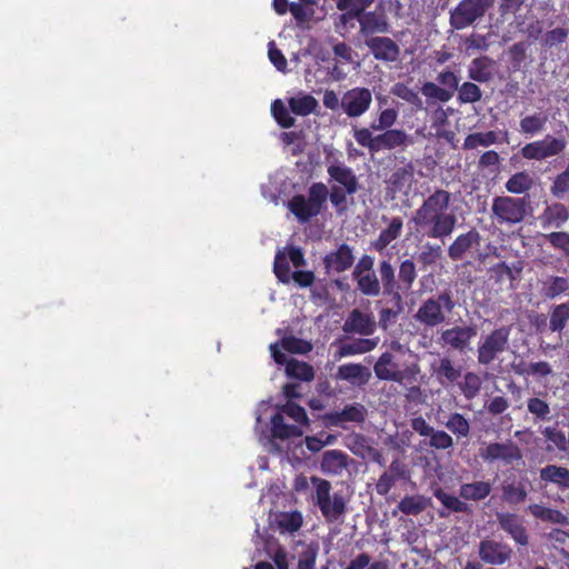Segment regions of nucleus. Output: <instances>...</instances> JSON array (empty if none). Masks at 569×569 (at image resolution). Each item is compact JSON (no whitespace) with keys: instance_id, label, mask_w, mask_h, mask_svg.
<instances>
[{"instance_id":"1","label":"nucleus","mask_w":569,"mask_h":569,"mask_svg":"<svg viewBox=\"0 0 569 569\" xmlns=\"http://www.w3.org/2000/svg\"><path fill=\"white\" fill-rule=\"evenodd\" d=\"M451 194L443 189H436L415 211L412 222L430 239L443 240L452 234L458 219L449 211Z\"/></svg>"},{"instance_id":"2","label":"nucleus","mask_w":569,"mask_h":569,"mask_svg":"<svg viewBox=\"0 0 569 569\" xmlns=\"http://www.w3.org/2000/svg\"><path fill=\"white\" fill-rule=\"evenodd\" d=\"M347 194L346 189L341 187L333 186L329 192L323 182H315L309 187L308 198L303 194H295L288 201L287 208L299 222L305 223L320 214L327 203L328 197L335 208H343L347 201Z\"/></svg>"},{"instance_id":"3","label":"nucleus","mask_w":569,"mask_h":569,"mask_svg":"<svg viewBox=\"0 0 569 569\" xmlns=\"http://www.w3.org/2000/svg\"><path fill=\"white\" fill-rule=\"evenodd\" d=\"M353 138L360 147L368 149L371 154L381 150L406 149L413 143L412 137L402 129H388L372 136L370 129L359 128L353 130Z\"/></svg>"},{"instance_id":"4","label":"nucleus","mask_w":569,"mask_h":569,"mask_svg":"<svg viewBox=\"0 0 569 569\" xmlns=\"http://www.w3.org/2000/svg\"><path fill=\"white\" fill-rule=\"evenodd\" d=\"M455 308L456 302L451 291L445 290L423 300L415 319L426 328H435L442 325Z\"/></svg>"},{"instance_id":"5","label":"nucleus","mask_w":569,"mask_h":569,"mask_svg":"<svg viewBox=\"0 0 569 569\" xmlns=\"http://www.w3.org/2000/svg\"><path fill=\"white\" fill-rule=\"evenodd\" d=\"M315 487L313 500L327 522L339 520L347 511V501L342 493L331 495L329 480L312 476L310 478Z\"/></svg>"},{"instance_id":"6","label":"nucleus","mask_w":569,"mask_h":569,"mask_svg":"<svg viewBox=\"0 0 569 569\" xmlns=\"http://www.w3.org/2000/svg\"><path fill=\"white\" fill-rule=\"evenodd\" d=\"M526 198L497 196L492 199V218L501 226H515L522 222L527 216Z\"/></svg>"},{"instance_id":"7","label":"nucleus","mask_w":569,"mask_h":569,"mask_svg":"<svg viewBox=\"0 0 569 569\" xmlns=\"http://www.w3.org/2000/svg\"><path fill=\"white\" fill-rule=\"evenodd\" d=\"M511 328L501 326L485 336L478 343L477 360L479 365H491L499 355L509 348Z\"/></svg>"},{"instance_id":"8","label":"nucleus","mask_w":569,"mask_h":569,"mask_svg":"<svg viewBox=\"0 0 569 569\" xmlns=\"http://www.w3.org/2000/svg\"><path fill=\"white\" fill-rule=\"evenodd\" d=\"M492 4L493 0H461L450 11V26L456 30H462L482 18Z\"/></svg>"},{"instance_id":"9","label":"nucleus","mask_w":569,"mask_h":569,"mask_svg":"<svg viewBox=\"0 0 569 569\" xmlns=\"http://www.w3.org/2000/svg\"><path fill=\"white\" fill-rule=\"evenodd\" d=\"M439 84L427 81L421 87V93L431 101L446 103L450 101L459 87V77L451 70L446 69L438 73Z\"/></svg>"},{"instance_id":"10","label":"nucleus","mask_w":569,"mask_h":569,"mask_svg":"<svg viewBox=\"0 0 569 569\" xmlns=\"http://www.w3.org/2000/svg\"><path fill=\"white\" fill-rule=\"evenodd\" d=\"M373 371L379 380L395 381L402 383L405 379L416 378L420 369L417 363L407 367L405 370L399 369V365L395 356L389 352H382L373 366Z\"/></svg>"},{"instance_id":"11","label":"nucleus","mask_w":569,"mask_h":569,"mask_svg":"<svg viewBox=\"0 0 569 569\" xmlns=\"http://www.w3.org/2000/svg\"><path fill=\"white\" fill-rule=\"evenodd\" d=\"M497 523L510 539L513 540L518 551L527 549L530 545V535L526 527V520L515 512H497Z\"/></svg>"},{"instance_id":"12","label":"nucleus","mask_w":569,"mask_h":569,"mask_svg":"<svg viewBox=\"0 0 569 569\" xmlns=\"http://www.w3.org/2000/svg\"><path fill=\"white\" fill-rule=\"evenodd\" d=\"M567 141L563 138H556L551 134H547L541 140H536L525 144L520 154L527 160L541 161L547 158L559 156L565 151Z\"/></svg>"},{"instance_id":"13","label":"nucleus","mask_w":569,"mask_h":569,"mask_svg":"<svg viewBox=\"0 0 569 569\" xmlns=\"http://www.w3.org/2000/svg\"><path fill=\"white\" fill-rule=\"evenodd\" d=\"M476 336L477 328L473 325L453 326L441 331L439 341L443 347L465 353Z\"/></svg>"},{"instance_id":"14","label":"nucleus","mask_w":569,"mask_h":569,"mask_svg":"<svg viewBox=\"0 0 569 569\" xmlns=\"http://www.w3.org/2000/svg\"><path fill=\"white\" fill-rule=\"evenodd\" d=\"M541 435L548 452L569 456V420H556L552 425L545 427Z\"/></svg>"},{"instance_id":"15","label":"nucleus","mask_w":569,"mask_h":569,"mask_svg":"<svg viewBox=\"0 0 569 569\" xmlns=\"http://www.w3.org/2000/svg\"><path fill=\"white\" fill-rule=\"evenodd\" d=\"M478 556L487 565L501 566L511 560L513 550L506 542L485 538L479 542Z\"/></svg>"},{"instance_id":"16","label":"nucleus","mask_w":569,"mask_h":569,"mask_svg":"<svg viewBox=\"0 0 569 569\" xmlns=\"http://www.w3.org/2000/svg\"><path fill=\"white\" fill-rule=\"evenodd\" d=\"M371 102V91L368 88L356 87L343 93L341 108L349 118H358L369 110Z\"/></svg>"},{"instance_id":"17","label":"nucleus","mask_w":569,"mask_h":569,"mask_svg":"<svg viewBox=\"0 0 569 569\" xmlns=\"http://www.w3.org/2000/svg\"><path fill=\"white\" fill-rule=\"evenodd\" d=\"M480 457L487 462L501 461L505 465H512L522 459V453L517 443L511 440L506 442H491L480 449Z\"/></svg>"},{"instance_id":"18","label":"nucleus","mask_w":569,"mask_h":569,"mask_svg":"<svg viewBox=\"0 0 569 569\" xmlns=\"http://www.w3.org/2000/svg\"><path fill=\"white\" fill-rule=\"evenodd\" d=\"M365 44L379 61L395 62L400 56V47L389 37H369L365 39Z\"/></svg>"},{"instance_id":"19","label":"nucleus","mask_w":569,"mask_h":569,"mask_svg":"<svg viewBox=\"0 0 569 569\" xmlns=\"http://www.w3.org/2000/svg\"><path fill=\"white\" fill-rule=\"evenodd\" d=\"M408 479H410V470L407 465L399 459H395L388 470L379 477L376 483V492L379 496H387L397 481Z\"/></svg>"},{"instance_id":"20","label":"nucleus","mask_w":569,"mask_h":569,"mask_svg":"<svg viewBox=\"0 0 569 569\" xmlns=\"http://www.w3.org/2000/svg\"><path fill=\"white\" fill-rule=\"evenodd\" d=\"M322 261L327 273H342L355 262L353 250L349 244L341 243L337 250L327 253Z\"/></svg>"},{"instance_id":"21","label":"nucleus","mask_w":569,"mask_h":569,"mask_svg":"<svg viewBox=\"0 0 569 569\" xmlns=\"http://www.w3.org/2000/svg\"><path fill=\"white\" fill-rule=\"evenodd\" d=\"M569 220V209L562 202L547 203L538 216L542 229H561Z\"/></svg>"},{"instance_id":"22","label":"nucleus","mask_w":569,"mask_h":569,"mask_svg":"<svg viewBox=\"0 0 569 569\" xmlns=\"http://www.w3.org/2000/svg\"><path fill=\"white\" fill-rule=\"evenodd\" d=\"M377 323L373 317L360 309L351 310L342 326V330L346 333H358L361 336H371L375 333Z\"/></svg>"},{"instance_id":"23","label":"nucleus","mask_w":569,"mask_h":569,"mask_svg":"<svg viewBox=\"0 0 569 569\" xmlns=\"http://www.w3.org/2000/svg\"><path fill=\"white\" fill-rule=\"evenodd\" d=\"M430 371L442 386L453 385L462 375V368L456 366L447 356L430 365Z\"/></svg>"},{"instance_id":"24","label":"nucleus","mask_w":569,"mask_h":569,"mask_svg":"<svg viewBox=\"0 0 569 569\" xmlns=\"http://www.w3.org/2000/svg\"><path fill=\"white\" fill-rule=\"evenodd\" d=\"M327 172L330 179L342 186L349 196L355 194L359 190L357 176L351 168L345 166L343 163L336 161L329 164Z\"/></svg>"},{"instance_id":"25","label":"nucleus","mask_w":569,"mask_h":569,"mask_svg":"<svg viewBox=\"0 0 569 569\" xmlns=\"http://www.w3.org/2000/svg\"><path fill=\"white\" fill-rule=\"evenodd\" d=\"M481 236L475 229H470L468 232L459 234L448 247V257L452 261L462 260L466 253L473 247L480 243Z\"/></svg>"},{"instance_id":"26","label":"nucleus","mask_w":569,"mask_h":569,"mask_svg":"<svg viewBox=\"0 0 569 569\" xmlns=\"http://www.w3.org/2000/svg\"><path fill=\"white\" fill-rule=\"evenodd\" d=\"M358 22L360 26L359 32L366 39L373 37L375 33H387L390 28L386 17L376 11H362L361 14L358 16Z\"/></svg>"},{"instance_id":"27","label":"nucleus","mask_w":569,"mask_h":569,"mask_svg":"<svg viewBox=\"0 0 569 569\" xmlns=\"http://www.w3.org/2000/svg\"><path fill=\"white\" fill-rule=\"evenodd\" d=\"M433 496L439 500L443 507L438 511L440 518L448 517L451 512L457 513H472V508L469 503L462 500V498L450 495L443 489L438 488L433 491Z\"/></svg>"},{"instance_id":"28","label":"nucleus","mask_w":569,"mask_h":569,"mask_svg":"<svg viewBox=\"0 0 569 569\" xmlns=\"http://www.w3.org/2000/svg\"><path fill=\"white\" fill-rule=\"evenodd\" d=\"M367 409L361 403L347 405L340 411H333L328 415V420L332 426L343 427L346 422L362 423L366 420Z\"/></svg>"},{"instance_id":"29","label":"nucleus","mask_w":569,"mask_h":569,"mask_svg":"<svg viewBox=\"0 0 569 569\" xmlns=\"http://www.w3.org/2000/svg\"><path fill=\"white\" fill-rule=\"evenodd\" d=\"M495 61L488 56L475 58L468 68V77L479 83L489 82L493 77Z\"/></svg>"},{"instance_id":"30","label":"nucleus","mask_w":569,"mask_h":569,"mask_svg":"<svg viewBox=\"0 0 569 569\" xmlns=\"http://www.w3.org/2000/svg\"><path fill=\"white\" fill-rule=\"evenodd\" d=\"M403 221L401 217H393L388 227L379 233L378 238L371 242V248L377 252H383L386 248L401 236Z\"/></svg>"},{"instance_id":"31","label":"nucleus","mask_w":569,"mask_h":569,"mask_svg":"<svg viewBox=\"0 0 569 569\" xmlns=\"http://www.w3.org/2000/svg\"><path fill=\"white\" fill-rule=\"evenodd\" d=\"M388 303L390 307H383L379 310V327L382 330H387L391 325L396 323L399 316L403 311V298L402 296H389Z\"/></svg>"},{"instance_id":"32","label":"nucleus","mask_w":569,"mask_h":569,"mask_svg":"<svg viewBox=\"0 0 569 569\" xmlns=\"http://www.w3.org/2000/svg\"><path fill=\"white\" fill-rule=\"evenodd\" d=\"M492 491L490 481L479 480L462 483L459 488V496L467 501L485 500Z\"/></svg>"},{"instance_id":"33","label":"nucleus","mask_w":569,"mask_h":569,"mask_svg":"<svg viewBox=\"0 0 569 569\" xmlns=\"http://www.w3.org/2000/svg\"><path fill=\"white\" fill-rule=\"evenodd\" d=\"M430 498L425 497L423 495L405 496L399 501L397 509L393 511V515H396L397 510H399L406 516H418L427 509V507L430 505Z\"/></svg>"},{"instance_id":"34","label":"nucleus","mask_w":569,"mask_h":569,"mask_svg":"<svg viewBox=\"0 0 569 569\" xmlns=\"http://www.w3.org/2000/svg\"><path fill=\"white\" fill-rule=\"evenodd\" d=\"M380 284L385 296H402L396 281L395 268L389 260L379 262Z\"/></svg>"},{"instance_id":"35","label":"nucleus","mask_w":569,"mask_h":569,"mask_svg":"<svg viewBox=\"0 0 569 569\" xmlns=\"http://www.w3.org/2000/svg\"><path fill=\"white\" fill-rule=\"evenodd\" d=\"M502 500L510 505L517 506L526 501L528 490L526 485L520 480L505 481L502 485Z\"/></svg>"},{"instance_id":"36","label":"nucleus","mask_w":569,"mask_h":569,"mask_svg":"<svg viewBox=\"0 0 569 569\" xmlns=\"http://www.w3.org/2000/svg\"><path fill=\"white\" fill-rule=\"evenodd\" d=\"M271 432L274 438L281 440L297 438L302 435L301 428L295 425H287L280 412L274 413L271 418Z\"/></svg>"},{"instance_id":"37","label":"nucleus","mask_w":569,"mask_h":569,"mask_svg":"<svg viewBox=\"0 0 569 569\" xmlns=\"http://www.w3.org/2000/svg\"><path fill=\"white\" fill-rule=\"evenodd\" d=\"M535 184L532 176L523 170L513 173L505 183V188L509 193L522 194L532 189Z\"/></svg>"},{"instance_id":"38","label":"nucleus","mask_w":569,"mask_h":569,"mask_svg":"<svg viewBox=\"0 0 569 569\" xmlns=\"http://www.w3.org/2000/svg\"><path fill=\"white\" fill-rule=\"evenodd\" d=\"M540 479L560 488H569V469L557 465H547L540 470Z\"/></svg>"},{"instance_id":"39","label":"nucleus","mask_w":569,"mask_h":569,"mask_svg":"<svg viewBox=\"0 0 569 569\" xmlns=\"http://www.w3.org/2000/svg\"><path fill=\"white\" fill-rule=\"evenodd\" d=\"M288 104L292 113L301 117L315 113L319 106L317 99L309 93L290 98Z\"/></svg>"},{"instance_id":"40","label":"nucleus","mask_w":569,"mask_h":569,"mask_svg":"<svg viewBox=\"0 0 569 569\" xmlns=\"http://www.w3.org/2000/svg\"><path fill=\"white\" fill-rule=\"evenodd\" d=\"M347 453L340 450H328L322 456L321 468L328 473H339L347 467Z\"/></svg>"},{"instance_id":"41","label":"nucleus","mask_w":569,"mask_h":569,"mask_svg":"<svg viewBox=\"0 0 569 569\" xmlns=\"http://www.w3.org/2000/svg\"><path fill=\"white\" fill-rule=\"evenodd\" d=\"M527 410L532 416L533 421L546 422L551 419L550 403L540 397H531L527 400Z\"/></svg>"},{"instance_id":"42","label":"nucleus","mask_w":569,"mask_h":569,"mask_svg":"<svg viewBox=\"0 0 569 569\" xmlns=\"http://www.w3.org/2000/svg\"><path fill=\"white\" fill-rule=\"evenodd\" d=\"M286 373L289 378L300 381H312L315 378L313 367L305 361L290 359L286 366Z\"/></svg>"},{"instance_id":"43","label":"nucleus","mask_w":569,"mask_h":569,"mask_svg":"<svg viewBox=\"0 0 569 569\" xmlns=\"http://www.w3.org/2000/svg\"><path fill=\"white\" fill-rule=\"evenodd\" d=\"M378 341H379L378 338L357 339L350 343L342 345L340 347L339 352H340V356H342V357L366 353V352L373 350L377 347Z\"/></svg>"},{"instance_id":"44","label":"nucleus","mask_w":569,"mask_h":569,"mask_svg":"<svg viewBox=\"0 0 569 569\" xmlns=\"http://www.w3.org/2000/svg\"><path fill=\"white\" fill-rule=\"evenodd\" d=\"M445 427L451 431L458 440L468 438L470 435V422L459 412L450 413L448 420L445 422Z\"/></svg>"},{"instance_id":"45","label":"nucleus","mask_w":569,"mask_h":569,"mask_svg":"<svg viewBox=\"0 0 569 569\" xmlns=\"http://www.w3.org/2000/svg\"><path fill=\"white\" fill-rule=\"evenodd\" d=\"M398 278H399V291H409L411 290L413 282L417 278V268L416 263L412 259H406L400 262L399 271H398Z\"/></svg>"},{"instance_id":"46","label":"nucleus","mask_w":569,"mask_h":569,"mask_svg":"<svg viewBox=\"0 0 569 569\" xmlns=\"http://www.w3.org/2000/svg\"><path fill=\"white\" fill-rule=\"evenodd\" d=\"M353 279L357 281V288L362 295L369 297H377L380 295L381 284L373 271L366 272L361 276H358V278Z\"/></svg>"},{"instance_id":"47","label":"nucleus","mask_w":569,"mask_h":569,"mask_svg":"<svg viewBox=\"0 0 569 569\" xmlns=\"http://www.w3.org/2000/svg\"><path fill=\"white\" fill-rule=\"evenodd\" d=\"M482 386V380L478 373L468 371L463 375V380L459 382L458 387L467 400L475 399Z\"/></svg>"},{"instance_id":"48","label":"nucleus","mask_w":569,"mask_h":569,"mask_svg":"<svg viewBox=\"0 0 569 569\" xmlns=\"http://www.w3.org/2000/svg\"><path fill=\"white\" fill-rule=\"evenodd\" d=\"M547 121V114L541 112L526 116L520 120V131L523 134L535 136L545 129Z\"/></svg>"},{"instance_id":"49","label":"nucleus","mask_w":569,"mask_h":569,"mask_svg":"<svg viewBox=\"0 0 569 569\" xmlns=\"http://www.w3.org/2000/svg\"><path fill=\"white\" fill-rule=\"evenodd\" d=\"M497 133L495 131L475 132L466 137L463 141V149L472 150L478 147H489L497 142Z\"/></svg>"},{"instance_id":"50","label":"nucleus","mask_w":569,"mask_h":569,"mask_svg":"<svg viewBox=\"0 0 569 569\" xmlns=\"http://www.w3.org/2000/svg\"><path fill=\"white\" fill-rule=\"evenodd\" d=\"M457 100L460 104L475 103L481 100L482 91L478 84L466 81L457 89Z\"/></svg>"},{"instance_id":"51","label":"nucleus","mask_w":569,"mask_h":569,"mask_svg":"<svg viewBox=\"0 0 569 569\" xmlns=\"http://www.w3.org/2000/svg\"><path fill=\"white\" fill-rule=\"evenodd\" d=\"M568 320L569 302L560 303L556 306L550 313L549 328L552 332H561Z\"/></svg>"},{"instance_id":"52","label":"nucleus","mask_w":569,"mask_h":569,"mask_svg":"<svg viewBox=\"0 0 569 569\" xmlns=\"http://www.w3.org/2000/svg\"><path fill=\"white\" fill-rule=\"evenodd\" d=\"M413 177V168L411 164L397 168L390 176L388 182L393 191H401L409 184Z\"/></svg>"},{"instance_id":"53","label":"nucleus","mask_w":569,"mask_h":569,"mask_svg":"<svg viewBox=\"0 0 569 569\" xmlns=\"http://www.w3.org/2000/svg\"><path fill=\"white\" fill-rule=\"evenodd\" d=\"M529 510L535 518L540 519L542 521H549L553 523H560L566 521V517L561 511L545 507L542 505H531L529 506Z\"/></svg>"},{"instance_id":"54","label":"nucleus","mask_w":569,"mask_h":569,"mask_svg":"<svg viewBox=\"0 0 569 569\" xmlns=\"http://www.w3.org/2000/svg\"><path fill=\"white\" fill-rule=\"evenodd\" d=\"M391 93L412 104L417 109H422L423 107V102L418 92L402 82L395 83L391 88Z\"/></svg>"},{"instance_id":"55","label":"nucleus","mask_w":569,"mask_h":569,"mask_svg":"<svg viewBox=\"0 0 569 569\" xmlns=\"http://www.w3.org/2000/svg\"><path fill=\"white\" fill-rule=\"evenodd\" d=\"M271 112L274 120L281 128L289 129L295 126L296 119L290 114L291 111L288 110L280 99L272 102Z\"/></svg>"},{"instance_id":"56","label":"nucleus","mask_w":569,"mask_h":569,"mask_svg":"<svg viewBox=\"0 0 569 569\" xmlns=\"http://www.w3.org/2000/svg\"><path fill=\"white\" fill-rule=\"evenodd\" d=\"M569 289V280L565 277H550V279L543 286V295L548 299H553Z\"/></svg>"},{"instance_id":"57","label":"nucleus","mask_w":569,"mask_h":569,"mask_svg":"<svg viewBox=\"0 0 569 569\" xmlns=\"http://www.w3.org/2000/svg\"><path fill=\"white\" fill-rule=\"evenodd\" d=\"M398 110L395 108H387L380 111L377 120L371 122L370 124V131H383L391 129V127L397 122L398 120Z\"/></svg>"},{"instance_id":"58","label":"nucleus","mask_w":569,"mask_h":569,"mask_svg":"<svg viewBox=\"0 0 569 569\" xmlns=\"http://www.w3.org/2000/svg\"><path fill=\"white\" fill-rule=\"evenodd\" d=\"M281 347L290 353L298 355H306L312 350V343L310 341L297 338L295 336L282 338Z\"/></svg>"},{"instance_id":"59","label":"nucleus","mask_w":569,"mask_h":569,"mask_svg":"<svg viewBox=\"0 0 569 569\" xmlns=\"http://www.w3.org/2000/svg\"><path fill=\"white\" fill-rule=\"evenodd\" d=\"M303 522L300 511L283 512L280 515L278 525L282 531L293 533L298 531Z\"/></svg>"},{"instance_id":"60","label":"nucleus","mask_w":569,"mask_h":569,"mask_svg":"<svg viewBox=\"0 0 569 569\" xmlns=\"http://www.w3.org/2000/svg\"><path fill=\"white\" fill-rule=\"evenodd\" d=\"M273 272L277 279L282 283H289L291 280V271L288 258L283 251H278L274 257Z\"/></svg>"},{"instance_id":"61","label":"nucleus","mask_w":569,"mask_h":569,"mask_svg":"<svg viewBox=\"0 0 569 569\" xmlns=\"http://www.w3.org/2000/svg\"><path fill=\"white\" fill-rule=\"evenodd\" d=\"M569 192V164L567 166V168L558 173L551 186H550V193L556 198V199H563L566 197V194H568Z\"/></svg>"},{"instance_id":"62","label":"nucleus","mask_w":569,"mask_h":569,"mask_svg":"<svg viewBox=\"0 0 569 569\" xmlns=\"http://www.w3.org/2000/svg\"><path fill=\"white\" fill-rule=\"evenodd\" d=\"M369 376L366 372V367L360 363H347L338 368V378L348 381L363 380L365 376Z\"/></svg>"},{"instance_id":"63","label":"nucleus","mask_w":569,"mask_h":569,"mask_svg":"<svg viewBox=\"0 0 569 569\" xmlns=\"http://www.w3.org/2000/svg\"><path fill=\"white\" fill-rule=\"evenodd\" d=\"M442 258V248L440 244L426 243L418 256L419 262L425 266H433Z\"/></svg>"},{"instance_id":"64","label":"nucleus","mask_w":569,"mask_h":569,"mask_svg":"<svg viewBox=\"0 0 569 569\" xmlns=\"http://www.w3.org/2000/svg\"><path fill=\"white\" fill-rule=\"evenodd\" d=\"M545 238L555 249L569 256V232L553 231L546 234Z\"/></svg>"}]
</instances>
